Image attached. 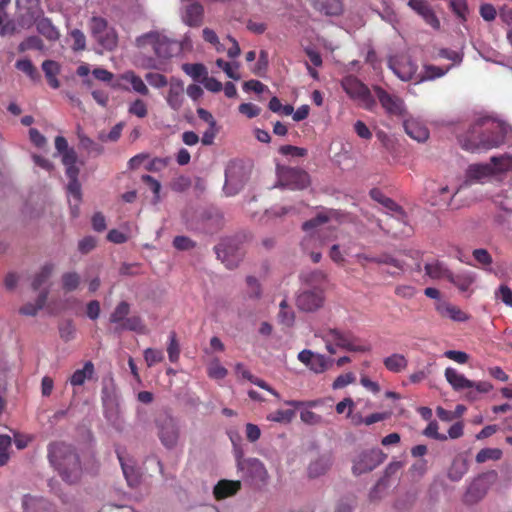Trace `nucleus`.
Wrapping results in <instances>:
<instances>
[{"label": "nucleus", "instance_id": "1", "mask_svg": "<svg viewBox=\"0 0 512 512\" xmlns=\"http://www.w3.org/2000/svg\"><path fill=\"white\" fill-rule=\"evenodd\" d=\"M462 149L479 153L512 142V128L490 118H481L458 136Z\"/></svg>", "mask_w": 512, "mask_h": 512}, {"label": "nucleus", "instance_id": "2", "mask_svg": "<svg viewBox=\"0 0 512 512\" xmlns=\"http://www.w3.org/2000/svg\"><path fill=\"white\" fill-rule=\"evenodd\" d=\"M48 459L65 482L72 484L79 479L81 474L80 460L72 446L63 442L50 443L48 445Z\"/></svg>", "mask_w": 512, "mask_h": 512}, {"label": "nucleus", "instance_id": "3", "mask_svg": "<svg viewBox=\"0 0 512 512\" xmlns=\"http://www.w3.org/2000/svg\"><path fill=\"white\" fill-rule=\"evenodd\" d=\"M175 44L174 41L158 31H150L135 40L138 49L143 52H148L151 49L155 56L161 59L172 57Z\"/></svg>", "mask_w": 512, "mask_h": 512}, {"label": "nucleus", "instance_id": "4", "mask_svg": "<svg viewBox=\"0 0 512 512\" xmlns=\"http://www.w3.org/2000/svg\"><path fill=\"white\" fill-rule=\"evenodd\" d=\"M278 183L291 190H302L310 185L309 174L301 169L283 165L276 166Z\"/></svg>", "mask_w": 512, "mask_h": 512}, {"label": "nucleus", "instance_id": "5", "mask_svg": "<svg viewBox=\"0 0 512 512\" xmlns=\"http://www.w3.org/2000/svg\"><path fill=\"white\" fill-rule=\"evenodd\" d=\"M342 88L350 98L357 100L367 109L372 110L375 106V100L369 88L353 75L346 76L342 80Z\"/></svg>", "mask_w": 512, "mask_h": 512}, {"label": "nucleus", "instance_id": "6", "mask_svg": "<svg viewBox=\"0 0 512 512\" xmlns=\"http://www.w3.org/2000/svg\"><path fill=\"white\" fill-rule=\"evenodd\" d=\"M497 473L490 471L479 475L468 486L463 501L466 504H475L479 502L487 494L490 486L496 481Z\"/></svg>", "mask_w": 512, "mask_h": 512}, {"label": "nucleus", "instance_id": "7", "mask_svg": "<svg viewBox=\"0 0 512 512\" xmlns=\"http://www.w3.org/2000/svg\"><path fill=\"white\" fill-rule=\"evenodd\" d=\"M373 91L387 115L401 119L407 117V107L402 98L397 95L388 93L380 86H374Z\"/></svg>", "mask_w": 512, "mask_h": 512}, {"label": "nucleus", "instance_id": "8", "mask_svg": "<svg viewBox=\"0 0 512 512\" xmlns=\"http://www.w3.org/2000/svg\"><path fill=\"white\" fill-rule=\"evenodd\" d=\"M444 375L447 382L455 391L475 388L480 393H488L493 389V385L491 383L487 381H471L463 374L458 373L457 370L452 367L446 368Z\"/></svg>", "mask_w": 512, "mask_h": 512}, {"label": "nucleus", "instance_id": "9", "mask_svg": "<svg viewBox=\"0 0 512 512\" xmlns=\"http://www.w3.org/2000/svg\"><path fill=\"white\" fill-rule=\"evenodd\" d=\"M325 338L331 339L336 347L345 349L350 352H367L370 350V347L364 344H357L356 337L351 332H343L338 329H322L320 330Z\"/></svg>", "mask_w": 512, "mask_h": 512}, {"label": "nucleus", "instance_id": "10", "mask_svg": "<svg viewBox=\"0 0 512 512\" xmlns=\"http://www.w3.org/2000/svg\"><path fill=\"white\" fill-rule=\"evenodd\" d=\"M386 455L379 449L364 450L353 460L352 471L355 475L370 472L383 463Z\"/></svg>", "mask_w": 512, "mask_h": 512}, {"label": "nucleus", "instance_id": "11", "mask_svg": "<svg viewBox=\"0 0 512 512\" xmlns=\"http://www.w3.org/2000/svg\"><path fill=\"white\" fill-rule=\"evenodd\" d=\"M156 426L162 445L169 450L175 448L180 438V428L177 421L171 416H166L157 420Z\"/></svg>", "mask_w": 512, "mask_h": 512}, {"label": "nucleus", "instance_id": "12", "mask_svg": "<svg viewBox=\"0 0 512 512\" xmlns=\"http://www.w3.org/2000/svg\"><path fill=\"white\" fill-rule=\"evenodd\" d=\"M501 169H495L491 166V164H471L465 171V179L462 184L457 188V190L453 193L449 200L453 199L456 194L473 183L481 182L483 179L494 175L496 172H499Z\"/></svg>", "mask_w": 512, "mask_h": 512}, {"label": "nucleus", "instance_id": "13", "mask_svg": "<svg viewBox=\"0 0 512 512\" xmlns=\"http://www.w3.org/2000/svg\"><path fill=\"white\" fill-rule=\"evenodd\" d=\"M298 360L316 374L324 373L330 369L334 359L325 355L314 353L309 349H304L298 353Z\"/></svg>", "mask_w": 512, "mask_h": 512}, {"label": "nucleus", "instance_id": "14", "mask_svg": "<svg viewBox=\"0 0 512 512\" xmlns=\"http://www.w3.org/2000/svg\"><path fill=\"white\" fill-rule=\"evenodd\" d=\"M324 300L323 289H307L297 296L296 305L302 311L314 312L323 306Z\"/></svg>", "mask_w": 512, "mask_h": 512}, {"label": "nucleus", "instance_id": "15", "mask_svg": "<svg viewBox=\"0 0 512 512\" xmlns=\"http://www.w3.org/2000/svg\"><path fill=\"white\" fill-rule=\"evenodd\" d=\"M388 66L402 81L411 80L417 71V65L406 56L391 57Z\"/></svg>", "mask_w": 512, "mask_h": 512}, {"label": "nucleus", "instance_id": "16", "mask_svg": "<svg viewBox=\"0 0 512 512\" xmlns=\"http://www.w3.org/2000/svg\"><path fill=\"white\" fill-rule=\"evenodd\" d=\"M217 258L229 269L238 266L242 259L241 251L236 248L230 241H222L215 247Z\"/></svg>", "mask_w": 512, "mask_h": 512}, {"label": "nucleus", "instance_id": "17", "mask_svg": "<svg viewBox=\"0 0 512 512\" xmlns=\"http://www.w3.org/2000/svg\"><path fill=\"white\" fill-rule=\"evenodd\" d=\"M407 5L421 16L427 25L435 30L440 29V21L426 0H408Z\"/></svg>", "mask_w": 512, "mask_h": 512}, {"label": "nucleus", "instance_id": "18", "mask_svg": "<svg viewBox=\"0 0 512 512\" xmlns=\"http://www.w3.org/2000/svg\"><path fill=\"white\" fill-rule=\"evenodd\" d=\"M166 102L168 106L175 111H178L182 107L184 102V84L182 80L171 78L166 95Z\"/></svg>", "mask_w": 512, "mask_h": 512}, {"label": "nucleus", "instance_id": "19", "mask_svg": "<svg viewBox=\"0 0 512 512\" xmlns=\"http://www.w3.org/2000/svg\"><path fill=\"white\" fill-rule=\"evenodd\" d=\"M403 127L406 134L418 142H425L429 138V131L424 124L415 118H403Z\"/></svg>", "mask_w": 512, "mask_h": 512}, {"label": "nucleus", "instance_id": "20", "mask_svg": "<svg viewBox=\"0 0 512 512\" xmlns=\"http://www.w3.org/2000/svg\"><path fill=\"white\" fill-rule=\"evenodd\" d=\"M311 5L325 16H340L344 11L342 0H311Z\"/></svg>", "mask_w": 512, "mask_h": 512}, {"label": "nucleus", "instance_id": "21", "mask_svg": "<svg viewBox=\"0 0 512 512\" xmlns=\"http://www.w3.org/2000/svg\"><path fill=\"white\" fill-rule=\"evenodd\" d=\"M436 310L442 317H448L453 321L464 322L468 320V315L464 311L447 302H439L436 305Z\"/></svg>", "mask_w": 512, "mask_h": 512}, {"label": "nucleus", "instance_id": "22", "mask_svg": "<svg viewBox=\"0 0 512 512\" xmlns=\"http://www.w3.org/2000/svg\"><path fill=\"white\" fill-rule=\"evenodd\" d=\"M204 8L200 3H192L185 9L184 22L190 27H198L203 22Z\"/></svg>", "mask_w": 512, "mask_h": 512}, {"label": "nucleus", "instance_id": "23", "mask_svg": "<svg viewBox=\"0 0 512 512\" xmlns=\"http://www.w3.org/2000/svg\"><path fill=\"white\" fill-rule=\"evenodd\" d=\"M239 489V481L220 480L214 487L213 494L217 500H221L236 494Z\"/></svg>", "mask_w": 512, "mask_h": 512}, {"label": "nucleus", "instance_id": "24", "mask_svg": "<svg viewBox=\"0 0 512 512\" xmlns=\"http://www.w3.org/2000/svg\"><path fill=\"white\" fill-rule=\"evenodd\" d=\"M95 374V367L91 361L85 362L83 368L77 369L69 378L72 386H82L86 380L92 379Z\"/></svg>", "mask_w": 512, "mask_h": 512}, {"label": "nucleus", "instance_id": "25", "mask_svg": "<svg viewBox=\"0 0 512 512\" xmlns=\"http://www.w3.org/2000/svg\"><path fill=\"white\" fill-rule=\"evenodd\" d=\"M24 512H48L51 504L42 497L26 495L23 498Z\"/></svg>", "mask_w": 512, "mask_h": 512}, {"label": "nucleus", "instance_id": "26", "mask_svg": "<svg viewBox=\"0 0 512 512\" xmlns=\"http://www.w3.org/2000/svg\"><path fill=\"white\" fill-rule=\"evenodd\" d=\"M121 79L131 85V88L134 92L147 96L149 94V89L143 79L137 75L134 71L129 70L121 75Z\"/></svg>", "mask_w": 512, "mask_h": 512}, {"label": "nucleus", "instance_id": "27", "mask_svg": "<svg viewBox=\"0 0 512 512\" xmlns=\"http://www.w3.org/2000/svg\"><path fill=\"white\" fill-rule=\"evenodd\" d=\"M424 270L426 275H428L432 279L448 280L451 274V271L447 268V266L439 260H435L431 263H426L424 266Z\"/></svg>", "mask_w": 512, "mask_h": 512}, {"label": "nucleus", "instance_id": "28", "mask_svg": "<svg viewBox=\"0 0 512 512\" xmlns=\"http://www.w3.org/2000/svg\"><path fill=\"white\" fill-rule=\"evenodd\" d=\"M42 70L45 74L49 86L53 89L59 88L60 82L57 79V75L60 73V65L56 61L45 60L42 63Z\"/></svg>", "mask_w": 512, "mask_h": 512}, {"label": "nucleus", "instance_id": "29", "mask_svg": "<svg viewBox=\"0 0 512 512\" xmlns=\"http://www.w3.org/2000/svg\"><path fill=\"white\" fill-rule=\"evenodd\" d=\"M385 368L393 373H400L407 368V358L399 353H394L383 360Z\"/></svg>", "mask_w": 512, "mask_h": 512}, {"label": "nucleus", "instance_id": "30", "mask_svg": "<svg viewBox=\"0 0 512 512\" xmlns=\"http://www.w3.org/2000/svg\"><path fill=\"white\" fill-rule=\"evenodd\" d=\"M48 294H49V291L47 289H44L42 290L37 299H36V302L33 304V303H27L25 305H23L19 312L22 314V315H26V316H35L37 314V312L42 309L47 301V298H48Z\"/></svg>", "mask_w": 512, "mask_h": 512}, {"label": "nucleus", "instance_id": "31", "mask_svg": "<svg viewBox=\"0 0 512 512\" xmlns=\"http://www.w3.org/2000/svg\"><path fill=\"white\" fill-rule=\"evenodd\" d=\"M95 40L107 51H113L118 45V35L113 27H108Z\"/></svg>", "mask_w": 512, "mask_h": 512}, {"label": "nucleus", "instance_id": "32", "mask_svg": "<svg viewBox=\"0 0 512 512\" xmlns=\"http://www.w3.org/2000/svg\"><path fill=\"white\" fill-rule=\"evenodd\" d=\"M452 68H453V65L436 66V65H432V64H425L423 66V73L421 76V81L434 80L436 78L443 77Z\"/></svg>", "mask_w": 512, "mask_h": 512}, {"label": "nucleus", "instance_id": "33", "mask_svg": "<svg viewBox=\"0 0 512 512\" xmlns=\"http://www.w3.org/2000/svg\"><path fill=\"white\" fill-rule=\"evenodd\" d=\"M370 196L373 200L382 204L388 210L403 214L402 208L394 200L385 196L379 189H372L370 191Z\"/></svg>", "mask_w": 512, "mask_h": 512}, {"label": "nucleus", "instance_id": "34", "mask_svg": "<svg viewBox=\"0 0 512 512\" xmlns=\"http://www.w3.org/2000/svg\"><path fill=\"white\" fill-rule=\"evenodd\" d=\"M54 264L53 263H45L37 272L32 280V288L34 290L40 289V287L47 282V280L51 277L53 271H54Z\"/></svg>", "mask_w": 512, "mask_h": 512}, {"label": "nucleus", "instance_id": "35", "mask_svg": "<svg viewBox=\"0 0 512 512\" xmlns=\"http://www.w3.org/2000/svg\"><path fill=\"white\" fill-rule=\"evenodd\" d=\"M130 313V304L126 301H121L117 304L113 312L110 314L109 321L114 324H121L128 318Z\"/></svg>", "mask_w": 512, "mask_h": 512}, {"label": "nucleus", "instance_id": "36", "mask_svg": "<svg viewBox=\"0 0 512 512\" xmlns=\"http://www.w3.org/2000/svg\"><path fill=\"white\" fill-rule=\"evenodd\" d=\"M448 281L454 284L461 292H466L474 282V277L470 273L454 274L451 272Z\"/></svg>", "mask_w": 512, "mask_h": 512}, {"label": "nucleus", "instance_id": "37", "mask_svg": "<svg viewBox=\"0 0 512 512\" xmlns=\"http://www.w3.org/2000/svg\"><path fill=\"white\" fill-rule=\"evenodd\" d=\"M62 289L65 292H73L75 291L80 283L81 277L77 272H65L61 276Z\"/></svg>", "mask_w": 512, "mask_h": 512}, {"label": "nucleus", "instance_id": "38", "mask_svg": "<svg viewBox=\"0 0 512 512\" xmlns=\"http://www.w3.org/2000/svg\"><path fill=\"white\" fill-rule=\"evenodd\" d=\"M303 282L313 288H319L318 286L326 281L327 275L322 270H313L302 274Z\"/></svg>", "mask_w": 512, "mask_h": 512}, {"label": "nucleus", "instance_id": "39", "mask_svg": "<svg viewBox=\"0 0 512 512\" xmlns=\"http://www.w3.org/2000/svg\"><path fill=\"white\" fill-rule=\"evenodd\" d=\"M62 163L66 168V175L79 174V168L76 166L77 154L74 149H70L62 154Z\"/></svg>", "mask_w": 512, "mask_h": 512}, {"label": "nucleus", "instance_id": "40", "mask_svg": "<svg viewBox=\"0 0 512 512\" xmlns=\"http://www.w3.org/2000/svg\"><path fill=\"white\" fill-rule=\"evenodd\" d=\"M432 58L434 60L437 59H447L450 60L452 63L450 65H459L463 60V55L457 51L448 49V48H441L439 49Z\"/></svg>", "mask_w": 512, "mask_h": 512}, {"label": "nucleus", "instance_id": "41", "mask_svg": "<svg viewBox=\"0 0 512 512\" xmlns=\"http://www.w3.org/2000/svg\"><path fill=\"white\" fill-rule=\"evenodd\" d=\"M296 412L294 410H276L267 415V420L281 424H289L295 418Z\"/></svg>", "mask_w": 512, "mask_h": 512}, {"label": "nucleus", "instance_id": "42", "mask_svg": "<svg viewBox=\"0 0 512 512\" xmlns=\"http://www.w3.org/2000/svg\"><path fill=\"white\" fill-rule=\"evenodd\" d=\"M37 30L48 40H57L59 38L58 30L48 19H43L37 23Z\"/></svg>", "mask_w": 512, "mask_h": 512}, {"label": "nucleus", "instance_id": "43", "mask_svg": "<svg viewBox=\"0 0 512 512\" xmlns=\"http://www.w3.org/2000/svg\"><path fill=\"white\" fill-rule=\"evenodd\" d=\"M15 67L25 73L33 81L38 80L40 77L36 67L33 65L31 60L27 58L17 60Z\"/></svg>", "mask_w": 512, "mask_h": 512}, {"label": "nucleus", "instance_id": "44", "mask_svg": "<svg viewBox=\"0 0 512 512\" xmlns=\"http://www.w3.org/2000/svg\"><path fill=\"white\" fill-rule=\"evenodd\" d=\"M145 325L139 316L128 317L122 324L119 330H129L137 333H145Z\"/></svg>", "mask_w": 512, "mask_h": 512}, {"label": "nucleus", "instance_id": "45", "mask_svg": "<svg viewBox=\"0 0 512 512\" xmlns=\"http://www.w3.org/2000/svg\"><path fill=\"white\" fill-rule=\"evenodd\" d=\"M449 8L452 12L460 19L462 22H465L468 15V5L466 0H450Z\"/></svg>", "mask_w": 512, "mask_h": 512}, {"label": "nucleus", "instance_id": "46", "mask_svg": "<svg viewBox=\"0 0 512 512\" xmlns=\"http://www.w3.org/2000/svg\"><path fill=\"white\" fill-rule=\"evenodd\" d=\"M502 457V451L498 448H483L476 455L477 463H484L488 460H499Z\"/></svg>", "mask_w": 512, "mask_h": 512}, {"label": "nucleus", "instance_id": "47", "mask_svg": "<svg viewBox=\"0 0 512 512\" xmlns=\"http://www.w3.org/2000/svg\"><path fill=\"white\" fill-rule=\"evenodd\" d=\"M246 466L253 478H259L262 480L266 476V469L260 460L256 458L249 459L246 462Z\"/></svg>", "mask_w": 512, "mask_h": 512}, {"label": "nucleus", "instance_id": "48", "mask_svg": "<svg viewBox=\"0 0 512 512\" xmlns=\"http://www.w3.org/2000/svg\"><path fill=\"white\" fill-rule=\"evenodd\" d=\"M167 353L169 360L172 363H176L180 357V345L177 340L176 333L172 331L169 335V343L167 347Z\"/></svg>", "mask_w": 512, "mask_h": 512}, {"label": "nucleus", "instance_id": "49", "mask_svg": "<svg viewBox=\"0 0 512 512\" xmlns=\"http://www.w3.org/2000/svg\"><path fill=\"white\" fill-rule=\"evenodd\" d=\"M388 488V480H386L385 478H380L369 493L370 501L380 500L385 495Z\"/></svg>", "mask_w": 512, "mask_h": 512}, {"label": "nucleus", "instance_id": "50", "mask_svg": "<svg viewBox=\"0 0 512 512\" xmlns=\"http://www.w3.org/2000/svg\"><path fill=\"white\" fill-rule=\"evenodd\" d=\"M43 48L44 43L38 36H30L18 45V51L20 53L31 49L43 50Z\"/></svg>", "mask_w": 512, "mask_h": 512}, {"label": "nucleus", "instance_id": "51", "mask_svg": "<svg viewBox=\"0 0 512 512\" xmlns=\"http://www.w3.org/2000/svg\"><path fill=\"white\" fill-rule=\"evenodd\" d=\"M89 27L92 36L96 39L100 34H103V32H105L109 25L106 19L94 16L90 20Z\"/></svg>", "mask_w": 512, "mask_h": 512}, {"label": "nucleus", "instance_id": "52", "mask_svg": "<svg viewBox=\"0 0 512 512\" xmlns=\"http://www.w3.org/2000/svg\"><path fill=\"white\" fill-rule=\"evenodd\" d=\"M183 71L191 76L194 80H198L202 76H207L206 67L201 63L184 64Z\"/></svg>", "mask_w": 512, "mask_h": 512}, {"label": "nucleus", "instance_id": "53", "mask_svg": "<svg viewBox=\"0 0 512 512\" xmlns=\"http://www.w3.org/2000/svg\"><path fill=\"white\" fill-rule=\"evenodd\" d=\"M12 444V439L8 435H0V466L7 464L10 454L9 449Z\"/></svg>", "mask_w": 512, "mask_h": 512}, {"label": "nucleus", "instance_id": "54", "mask_svg": "<svg viewBox=\"0 0 512 512\" xmlns=\"http://www.w3.org/2000/svg\"><path fill=\"white\" fill-rule=\"evenodd\" d=\"M207 373L210 378L213 379H223L226 377L228 371L225 367H223L218 359H214L211 361L207 368Z\"/></svg>", "mask_w": 512, "mask_h": 512}, {"label": "nucleus", "instance_id": "55", "mask_svg": "<svg viewBox=\"0 0 512 512\" xmlns=\"http://www.w3.org/2000/svg\"><path fill=\"white\" fill-rule=\"evenodd\" d=\"M164 359V354L162 350L147 348L144 351V360L148 367H152L153 365L162 362Z\"/></svg>", "mask_w": 512, "mask_h": 512}, {"label": "nucleus", "instance_id": "56", "mask_svg": "<svg viewBox=\"0 0 512 512\" xmlns=\"http://www.w3.org/2000/svg\"><path fill=\"white\" fill-rule=\"evenodd\" d=\"M141 180L153 192V194H154V198H153L154 203H158L160 201V190H161L160 182L158 180H156L155 178H153L152 176L148 175V174L143 175L141 177Z\"/></svg>", "mask_w": 512, "mask_h": 512}, {"label": "nucleus", "instance_id": "57", "mask_svg": "<svg viewBox=\"0 0 512 512\" xmlns=\"http://www.w3.org/2000/svg\"><path fill=\"white\" fill-rule=\"evenodd\" d=\"M78 138L81 147L87 150L89 153L95 152L97 154H100L102 152L103 148L88 136L82 133H78Z\"/></svg>", "mask_w": 512, "mask_h": 512}, {"label": "nucleus", "instance_id": "58", "mask_svg": "<svg viewBox=\"0 0 512 512\" xmlns=\"http://www.w3.org/2000/svg\"><path fill=\"white\" fill-rule=\"evenodd\" d=\"M146 81L154 88H163L167 86L168 80L167 77L163 74L156 72H149L145 75Z\"/></svg>", "mask_w": 512, "mask_h": 512}, {"label": "nucleus", "instance_id": "59", "mask_svg": "<svg viewBox=\"0 0 512 512\" xmlns=\"http://www.w3.org/2000/svg\"><path fill=\"white\" fill-rule=\"evenodd\" d=\"M128 112L139 118H144L148 114L147 105L142 99L138 98L129 105Z\"/></svg>", "mask_w": 512, "mask_h": 512}, {"label": "nucleus", "instance_id": "60", "mask_svg": "<svg viewBox=\"0 0 512 512\" xmlns=\"http://www.w3.org/2000/svg\"><path fill=\"white\" fill-rule=\"evenodd\" d=\"M116 454H117V458H118V460L120 462L123 474H124L128 484L130 486H133L134 483L136 482V478H134V468L132 466H128L124 462V458H123L122 453H121V451L119 449H116Z\"/></svg>", "mask_w": 512, "mask_h": 512}, {"label": "nucleus", "instance_id": "61", "mask_svg": "<svg viewBox=\"0 0 512 512\" xmlns=\"http://www.w3.org/2000/svg\"><path fill=\"white\" fill-rule=\"evenodd\" d=\"M70 36L73 40V44L71 46L73 51H82L86 48V37L81 30H72Z\"/></svg>", "mask_w": 512, "mask_h": 512}, {"label": "nucleus", "instance_id": "62", "mask_svg": "<svg viewBox=\"0 0 512 512\" xmlns=\"http://www.w3.org/2000/svg\"><path fill=\"white\" fill-rule=\"evenodd\" d=\"M328 220H329V218L327 215L320 213L316 217H314L308 221H305L302 225V229L308 233V232L314 230L315 228H317L318 226L326 223Z\"/></svg>", "mask_w": 512, "mask_h": 512}, {"label": "nucleus", "instance_id": "63", "mask_svg": "<svg viewBox=\"0 0 512 512\" xmlns=\"http://www.w3.org/2000/svg\"><path fill=\"white\" fill-rule=\"evenodd\" d=\"M246 283L248 286V295L250 298L259 299L261 297V285L258 280L253 276H248L246 278Z\"/></svg>", "mask_w": 512, "mask_h": 512}, {"label": "nucleus", "instance_id": "64", "mask_svg": "<svg viewBox=\"0 0 512 512\" xmlns=\"http://www.w3.org/2000/svg\"><path fill=\"white\" fill-rule=\"evenodd\" d=\"M496 297L500 298L507 306L512 307V289L507 285H500L496 292Z\"/></svg>", "mask_w": 512, "mask_h": 512}]
</instances>
